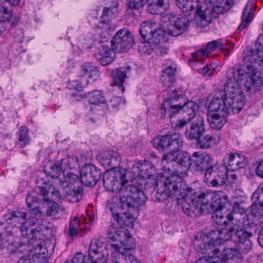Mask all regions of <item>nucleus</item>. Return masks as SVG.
<instances>
[{
	"mask_svg": "<svg viewBox=\"0 0 263 263\" xmlns=\"http://www.w3.org/2000/svg\"><path fill=\"white\" fill-rule=\"evenodd\" d=\"M182 210L186 215L192 217L199 216L204 213L203 207L193 201L192 204L186 202L182 203Z\"/></svg>",
	"mask_w": 263,
	"mask_h": 263,
	"instance_id": "obj_28",
	"label": "nucleus"
},
{
	"mask_svg": "<svg viewBox=\"0 0 263 263\" xmlns=\"http://www.w3.org/2000/svg\"><path fill=\"white\" fill-rule=\"evenodd\" d=\"M256 230V227L254 224L243 226L234 224L222 229L214 227L208 233H198L195 237L194 246L197 252L208 254L213 257L218 256L223 249L219 242L231 240L234 243H239L240 250L246 252L251 247L250 238Z\"/></svg>",
	"mask_w": 263,
	"mask_h": 263,
	"instance_id": "obj_1",
	"label": "nucleus"
},
{
	"mask_svg": "<svg viewBox=\"0 0 263 263\" xmlns=\"http://www.w3.org/2000/svg\"><path fill=\"white\" fill-rule=\"evenodd\" d=\"M257 82V80H254L252 77L248 76L247 78L245 79L244 81H243L241 83V86L243 85L244 89L247 91H249L251 90L252 86L255 87L256 89H259L261 88V86H259L258 87V86L256 85Z\"/></svg>",
	"mask_w": 263,
	"mask_h": 263,
	"instance_id": "obj_44",
	"label": "nucleus"
},
{
	"mask_svg": "<svg viewBox=\"0 0 263 263\" xmlns=\"http://www.w3.org/2000/svg\"><path fill=\"white\" fill-rule=\"evenodd\" d=\"M87 76L93 80H98L100 76L99 71L98 67H96L95 69H93L91 73L88 74Z\"/></svg>",
	"mask_w": 263,
	"mask_h": 263,
	"instance_id": "obj_63",
	"label": "nucleus"
},
{
	"mask_svg": "<svg viewBox=\"0 0 263 263\" xmlns=\"http://www.w3.org/2000/svg\"><path fill=\"white\" fill-rule=\"evenodd\" d=\"M223 45L224 44H223L222 42L217 40L210 42L208 44L207 47L211 50V51H213L217 49H223L224 48Z\"/></svg>",
	"mask_w": 263,
	"mask_h": 263,
	"instance_id": "obj_52",
	"label": "nucleus"
},
{
	"mask_svg": "<svg viewBox=\"0 0 263 263\" xmlns=\"http://www.w3.org/2000/svg\"><path fill=\"white\" fill-rule=\"evenodd\" d=\"M0 22H4L6 21H10L12 17V13L9 11L7 8H4L2 12H1Z\"/></svg>",
	"mask_w": 263,
	"mask_h": 263,
	"instance_id": "obj_54",
	"label": "nucleus"
},
{
	"mask_svg": "<svg viewBox=\"0 0 263 263\" xmlns=\"http://www.w3.org/2000/svg\"><path fill=\"white\" fill-rule=\"evenodd\" d=\"M79 177L73 173L65 172V176H62L60 181L62 182L63 184L64 183L68 184H73L76 181H78Z\"/></svg>",
	"mask_w": 263,
	"mask_h": 263,
	"instance_id": "obj_45",
	"label": "nucleus"
},
{
	"mask_svg": "<svg viewBox=\"0 0 263 263\" xmlns=\"http://www.w3.org/2000/svg\"><path fill=\"white\" fill-rule=\"evenodd\" d=\"M250 209L251 214L253 216L259 218L263 217V203L253 201Z\"/></svg>",
	"mask_w": 263,
	"mask_h": 263,
	"instance_id": "obj_42",
	"label": "nucleus"
},
{
	"mask_svg": "<svg viewBox=\"0 0 263 263\" xmlns=\"http://www.w3.org/2000/svg\"><path fill=\"white\" fill-rule=\"evenodd\" d=\"M149 23H143L139 29V33L141 37L146 42L144 47L148 48V45L154 46L161 43H167V38L166 37L167 29L164 30L161 29H155Z\"/></svg>",
	"mask_w": 263,
	"mask_h": 263,
	"instance_id": "obj_12",
	"label": "nucleus"
},
{
	"mask_svg": "<svg viewBox=\"0 0 263 263\" xmlns=\"http://www.w3.org/2000/svg\"><path fill=\"white\" fill-rule=\"evenodd\" d=\"M237 160L239 168L243 167L246 164V158L244 156L238 154H234Z\"/></svg>",
	"mask_w": 263,
	"mask_h": 263,
	"instance_id": "obj_61",
	"label": "nucleus"
},
{
	"mask_svg": "<svg viewBox=\"0 0 263 263\" xmlns=\"http://www.w3.org/2000/svg\"><path fill=\"white\" fill-rule=\"evenodd\" d=\"M116 11L117 9L115 8H106L103 12L102 16L104 18L107 17L106 21H108L115 17Z\"/></svg>",
	"mask_w": 263,
	"mask_h": 263,
	"instance_id": "obj_50",
	"label": "nucleus"
},
{
	"mask_svg": "<svg viewBox=\"0 0 263 263\" xmlns=\"http://www.w3.org/2000/svg\"><path fill=\"white\" fill-rule=\"evenodd\" d=\"M212 200L210 203L209 207L217 212L224 209L227 204H229V198L227 195L223 194L220 192L219 194L213 192Z\"/></svg>",
	"mask_w": 263,
	"mask_h": 263,
	"instance_id": "obj_26",
	"label": "nucleus"
},
{
	"mask_svg": "<svg viewBox=\"0 0 263 263\" xmlns=\"http://www.w3.org/2000/svg\"><path fill=\"white\" fill-rule=\"evenodd\" d=\"M134 43L131 32L123 29L119 30L111 41L114 52H123L128 51Z\"/></svg>",
	"mask_w": 263,
	"mask_h": 263,
	"instance_id": "obj_14",
	"label": "nucleus"
},
{
	"mask_svg": "<svg viewBox=\"0 0 263 263\" xmlns=\"http://www.w3.org/2000/svg\"><path fill=\"white\" fill-rule=\"evenodd\" d=\"M141 177L144 179H155L156 170L153 164L149 161L145 160L142 162Z\"/></svg>",
	"mask_w": 263,
	"mask_h": 263,
	"instance_id": "obj_33",
	"label": "nucleus"
},
{
	"mask_svg": "<svg viewBox=\"0 0 263 263\" xmlns=\"http://www.w3.org/2000/svg\"><path fill=\"white\" fill-rule=\"evenodd\" d=\"M144 0H126V4L130 9H137L143 6Z\"/></svg>",
	"mask_w": 263,
	"mask_h": 263,
	"instance_id": "obj_49",
	"label": "nucleus"
},
{
	"mask_svg": "<svg viewBox=\"0 0 263 263\" xmlns=\"http://www.w3.org/2000/svg\"><path fill=\"white\" fill-rule=\"evenodd\" d=\"M249 76L246 70L242 67H232L229 68L226 73L227 82L224 85L226 91L235 95L236 99H241L245 102V96L241 88V83Z\"/></svg>",
	"mask_w": 263,
	"mask_h": 263,
	"instance_id": "obj_10",
	"label": "nucleus"
},
{
	"mask_svg": "<svg viewBox=\"0 0 263 263\" xmlns=\"http://www.w3.org/2000/svg\"><path fill=\"white\" fill-rule=\"evenodd\" d=\"M98 160L102 166L109 170L120 164L121 157L117 152H104L98 157Z\"/></svg>",
	"mask_w": 263,
	"mask_h": 263,
	"instance_id": "obj_22",
	"label": "nucleus"
},
{
	"mask_svg": "<svg viewBox=\"0 0 263 263\" xmlns=\"http://www.w3.org/2000/svg\"><path fill=\"white\" fill-rule=\"evenodd\" d=\"M221 113V115H220L218 113H214L208 115V120L210 126L212 128L219 129L226 123V120L224 115H227L228 114H223V112Z\"/></svg>",
	"mask_w": 263,
	"mask_h": 263,
	"instance_id": "obj_30",
	"label": "nucleus"
},
{
	"mask_svg": "<svg viewBox=\"0 0 263 263\" xmlns=\"http://www.w3.org/2000/svg\"><path fill=\"white\" fill-rule=\"evenodd\" d=\"M227 180V171L218 170L214 162L204 172V182L208 186H222Z\"/></svg>",
	"mask_w": 263,
	"mask_h": 263,
	"instance_id": "obj_15",
	"label": "nucleus"
},
{
	"mask_svg": "<svg viewBox=\"0 0 263 263\" xmlns=\"http://www.w3.org/2000/svg\"><path fill=\"white\" fill-rule=\"evenodd\" d=\"M153 143L154 147L160 151L168 149L178 151L183 145L180 134L176 132L157 136L154 139Z\"/></svg>",
	"mask_w": 263,
	"mask_h": 263,
	"instance_id": "obj_13",
	"label": "nucleus"
},
{
	"mask_svg": "<svg viewBox=\"0 0 263 263\" xmlns=\"http://www.w3.org/2000/svg\"><path fill=\"white\" fill-rule=\"evenodd\" d=\"M147 11L152 14H162L168 9L170 0H146Z\"/></svg>",
	"mask_w": 263,
	"mask_h": 263,
	"instance_id": "obj_23",
	"label": "nucleus"
},
{
	"mask_svg": "<svg viewBox=\"0 0 263 263\" xmlns=\"http://www.w3.org/2000/svg\"><path fill=\"white\" fill-rule=\"evenodd\" d=\"M261 38L260 36L258 39V41L259 42L258 46V62L263 64V41H260Z\"/></svg>",
	"mask_w": 263,
	"mask_h": 263,
	"instance_id": "obj_59",
	"label": "nucleus"
},
{
	"mask_svg": "<svg viewBox=\"0 0 263 263\" xmlns=\"http://www.w3.org/2000/svg\"><path fill=\"white\" fill-rule=\"evenodd\" d=\"M190 160V168L196 172H204L214 162L212 156L201 152H194Z\"/></svg>",
	"mask_w": 263,
	"mask_h": 263,
	"instance_id": "obj_16",
	"label": "nucleus"
},
{
	"mask_svg": "<svg viewBox=\"0 0 263 263\" xmlns=\"http://www.w3.org/2000/svg\"><path fill=\"white\" fill-rule=\"evenodd\" d=\"M252 199L260 203H263V185H259L252 195Z\"/></svg>",
	"mask_w": 263,
	"mask_h": 263,
	"instance_id": "obj_48",
	"label": "nucleus"
},
{
	"mask_svg": "<svg viewBox=\"0 0 263 263\" xmlns=\"http://www.w3.org/2000/svg\"><path fill=\"white\" fill-rule=\"evenodd\" d=\"M102 239V238L99 237L93 238L89 246V252H95L107 250L106 248L104 246V243Z\"/></svg>",
	"mask_w": 263,
	"mask_h": 263,
	"instance_id": "obj_39",
	"label": "nucleus"
},
{
	"mask_svg": "<svg viewBox=\"0 0 263 263\" xmlns=\"http://www.w3.org/2000/svg\"><path fill=\"white\" fill-rule=\"evenodd\" d=\"M255 171L257 176L263 178V160L258 164Z\"/></svg>",
	"mask_w": 263,
	"mask_h": 263,
	"instance_id": "obj_64",
	"label": "nucleus"
},
{
	"mask_svg": "<svg viewBox=\"0 0 263 263\" xmlns=\"http://www.w3.org/2000/svg\"><path fill=\"white\" fill-rule=\"evenodd\" d=\"M50 169L49 173L51 178H59L60 180L61 175L65 176V172H63L58 163L52 165Z\"/></svg>",
	"mask_w": 263,
	"mask_h": 263,
	"instance_id": "obj_46",
	"label": "nucleus"
},
{
	"mask_svg": "<svg viewBox=\"0 0 263 263\" xmlns=\"http://www.w3.org/2000/svg\"><path fill=\"white\" fill-rule=\"evenodd\" d=\"M250 241H251L250 240ZM251 242V241H250ZM252 243V242H251ZM239 247V250L235 248H224L222 245H221L223 247V249L221 251L220 253L222 252V254L225 258L227 259H233L235 257L239 258L240 256L241 253H245L248 252L249 250H250L252 247L248 249L246 252H243L242 251L240 250V244L239 243H236Z\"/></svg>",
	"mask_w": 263,
	"mask_h": 263,
	"instance_id": "obj_35",
	"label": "nucleus"
},
{
	"mask_svg": "<svg viewBox=\"0 0 263 263\" xmlns=\"http://www.w3.org/2000/svg\"><path fill=\"white\" fill-rule=\"evenodd\" d=\"M191 158V155L190 156L187 153L178 151L163 155L162 160L173 163V165L178 169L185 171L190 168Z\"/></svg>",
	"mask_w": 263,
	"mask_h": 263,
	"instance_id": "obj_17",
	"label": "nucleus"
},
{
	"mask_svg": "<svg viewBox=\"0 0 263 263\" xmlns=\"http://www.w3.org/2000/svg\"><path fill=\"white\" fill-rule=\"evenodd\" d=\"M235 214L239 213L240 214H243L245 213V208L242 205L238 202H235L233 205V210H232Z\"/></svg>",
	"mask_w": 263,
	"mask_h": 263,
	"instance_id": "obj_58",
	"label": "nucleus"
},
{
	"mask_svg": "<svg viewBox=\"0 0 263 263\" xmlns=\"http://www.w3.org/2000/svg\"><path fill=\"white\" fill-rule=\"evenodd\" d=\"M166 44V43H161L154 46L148 44V48L145 51L148 53H151L152 50H155L157 55L163 56L167 54L168 50Z\"/></svg>",
	"mask_w": 263,
	"mask_h": 263,
	"instance_id": "obj_36",
	"label": "nucleus"
},
{
	"mask_svg": "<svg viewBox=\"0 0 263 263\" xmlns=\"http://www.w3.org/2000/svg\"><path fill=\"white\" fill-rule=\"evenodd\" d=\"M89 230V228H87L85 224H80L78 217H76L70 222L68 234L70 237H73L78 234L79 231L85 234Z\"/></svg>",
	"mask_w": 263,
	"mask_h": 263,
	"instance_id": "obj_29",
	"label": "nucleus"
},
{
	"mask_svg": "<svg viewBox=\"0 0 263 263\" xmlns=\"http://www.w3.org/2000/svg\"><path fill=\"white\" fill-rule=\"evenodd\" d=\"M188 116L187 118L177 120L176 126L180 128L186 126V138L189 140H196L205 132V121L202 116L196 115L195 112Z\"/></svg>",
	"mask_w": 263,
	"mask_h": 263,
	"instance_id": "obj_11",
	"label": "nucleus"
},
{
	"mask_svg": "<svg viewBox=\"0 0 263 263\" xmlns=\"http://www.w3.org/2000/svg\"><path fill=\"white\" fill-rule=\"evenodd\" d=\"M224 164L228 167V169L232 171L237 170L239 168L237 164V160L234 154H229L223 159Z\"/></svg>",
	"mask_w": 263,
	"mask_h": 263,
	"instance_id": "obj_41",
	"label": "nucleus"
},
{
	"mask_svg": "<svg viewBox=\"0 0 263 263\" xmlns=\"http://www.w3.org/2000/svg\"><path fill=\"white\" fill-rule=\"evenodd\" d=\"M126 69L129 70L130 68L129 67H127V68L122 67L117 68L112 71V77L116 85L119 87L122 86L126 78Z\"/></svg>",
	"mask_w": 263,
	"mask_h": 263,
	"instance_id": "obj_34",
	"label": "nucleus"
},
{
	"mask_svg": "<svg viewBox=\"0 0 263 263\" xmlns=\"http://www.w3.org/2000/svg\"><path fill=\"white\" fill-rule=\"evenodd\" d=\"M27 214L25 212L16 210L8 214L5 216L6 220L9 224L14 227H18L22 236L27 238H30L31 243L33 239H40L42 236V230H43L41 226H38L34 228H30L31 223L32 227L34 226L36 223H39V220L37 219H28L26 220Z\"/></svg>",
	"mask_w": 263,
	"mask_h": 263,
	"instance_id": "obj_6",
	"label": "nucleus"
},
{
	"mask_svg": "<svg viewBox=\"0 0 263 263\" xmlns=\"http://www.w3.org/2000/svg\"><path fill=\"white\" fill-rule=\"evenodd\" d=\"M172 18L174 23L173 25L171 23L170 27L167 29L166 32L168 35L177 36L188 29L190 21L186 16H182L179 17L174 16Z\"/></svg>",
	"mask_w": 263,
	"mask_h": 263,
	"instance_id": "obj_21",
	"label": "nucleus"
},
{
	"mask_svg": "<svg viewBox=\"0 0 263 263\" xmlns=\"http://www.w3.org/2000/svg\"><path fill=\"white\" fill-rule=\"evenodd\" d=\"M116 208V204L114 203H110L108 201L107 203L106 209L109 210L112 213V216L117 222L116 224L120 225V227H133V223L135 221V218L133 215L127 212L114 213L113 208Z\"/></svg>",
	"mask_w": 263,
	"mask_h": 263,
	"instance_id": "obj_20",
	"label": "nucleus"
},
{
	"mask_svg": "<svg viewBox=\"0 0 263 263\" xmlns=\"http://www.w3.org/2000/svg\"><path fill=\"white\" fill-rule=\"evenodd\" d=\"M163 72L164 74L162 76V78L165 79L168 78L169 81L172 82L175 72V69L172 66H168L164 69Z\"/></svg>",
	"mask_w": 263,
	"mask_h": 263,
	"instance_id": "obj_51",
	"label": "nucleus"
},
{
	"mask_svg": "<svg viewBox=\"0 0 263 263\" xmlns=\"http://www.w3.org/2000/svg\"><path fill=\"white\" fill-rule=\"evenodd\" d=\"M89 101L91 104H98L104 102V98L101 91L95 90L87 93Z\"/></svg>",
	"mask_w": 263,
	"mask_h": 263,
	"instance_id": "obj_37",
	"label": "nucleus"
},
{
	"mask_svg": "<svg viewBox=\"0 0 263 263\" xmlns=\"http://www.w3.org/2000/svg\"><path fill=\"white\" fill-rule=\"evenodd\" d=\"M77 161V159L72 157L68 156L65 158V162L67 163L68 167L70 169L74 167Z\"/></svg>",
	"mask_w": 263,
	"mask_h": 263,
	"instance_id": "obj_60",
	"label": "nucleus"
},
{
	"mask_svg": "<svg viewBox=\"0 0 263 263\" xmlns=\"http://www.w3.org/2000/svg\"><path fill=\"white\" fill-rule=\"evenodd\" d=\"M243 61L245 64H256L258 62V47L256 49L247 47L243 52Z\"/></svg>",
	"mask_w": 263,
	"mask_h": 263,
	"instance_id": "obj_32",
	"label": "nucleus"
},
{
	"mask_svg": "<svg viewBox=\"0 0 263 263\" xmlns=\"http://www.w3.org/2000/svg\"><path fill=\"white\" fill-rule=\"evenodd\" d=\"M213 96L208 106V110L210 112L219 111L223 114H236L239 112L245 105V102L236 99L234 94L230 96L224 86L223 89H215Z\"/></svg>",
	"mask_w": 263,
	"mask_h": 263,
	"instance_id": "obj_5",
	"label": "nucleus"
},
{
	"mask_svg": "<svg viewBox=\"0 0 263 263\" xmlns=\"http://www.w3.org/2000/svg\"><path fill=\"white\" fill-rule=\"evenodd\" d=\"M42 232L43 233V231H42ZM43 237V234H42V237L40 239H33L32 240V242L31 243L30 241H31L30 238H28V243L31 244L32 245H34V249L36 251V255L37 257H39V255H41L42 254L45 255L46 252V248L44 247V243L41 241V240Z\"/></svg>",
	"mask_w": 263,
	"mask_h": 263,
	"instance_id": "obj_38",
	"label": "nucleus"
},
{
	"mask_svg": "<svg viewBox=\"0 0 263 263\" xmlns=\"http://www.w3.org/2000/svg\"><path fill=\"white\" fill-rule=\"evenodd\" d=\"M80 179L86 186H95L102 175L101 170L92 164H86L80 170Z\"/></svg>",
	"mask_w": 263,
	"mask_h": 263,
	"instance_id": "obj_18",
	"label": "nucleus"
},
{
	"mask_svg": "<svg viewBox=\"0 0 263 263\" xmlns=\"http://www.w3.org/2000/svg\"><path fill=\"white\" fill-rule=\"evenodd\" d=\"M109 237L114 241H119L120 245L111 243L110 247L115 252L124 254L131 252L135 248L136 245L128 230L123 227H118L117 224H112L107 230Z\"/></svg>",
	"mask_w": 263,
	"mask_h": 263,
	"instance_id": "obj_9",
	"label": "nucleus"
},
{
	"mask_svg": "<svg viewBox=\"0 0 263 263\" xmlns=\"http://www.w3.org/2000/svg\"><path fill=\"white\" fill-rule=\"evenodd\" d=\"M28 132V129L26 126H21L20 128L18 141L22 146H25L29 143Z\"/></svg>",
	"mask_w": 263,
	"mask_h": 263,
	"instance_id": "obj_43",
	"label": "nucleus"
},
{
	"mask_svg": "<svg viewBox=\"0 0 263 263\" xmlns=\"http://www.w3.org/2000/svg\"><path fill=\"white\" fill-rule=\"evenodd\" d=\"M198 107L195 102L189 100L182 90L175 89L164 100L160 110L162 115L170 118L171 122H172V118L175 115L181 112L192 115Z\"/></svg>",
	"mask_w": 263,
	"mask_h": 263,
	"instance_id": "obj_4",
	"label": "nucleus"
},
{
	"mask_svg": "<svg viewBox=\"0 0 263 263\" xmlns=\"http://www.w3.org/2000/svg\"><path fill=\"white\" fill-rule=\"evenodd\" d=\"M247 66V68L248 69V72L249 76L252 77L254 76H255L257 73V68L255 67L256 64H246Z\"/></svg>",
	"mask_w": 263,
	"mask_h": 263,
	"instance_id": "obj_62",
	"label": "nucleus"
},
{
	"mask_svg": "<svg viewBox=\"0 0 263 263\" xmlns=\"http://www.w3.org/2000/svg\"><path fill=\"white\" fill-rule=\"evenodd\" d=\"M111 257L114 263H141L135 256L131 254L130 252L125 253L124 254L118 252H113Z\"/></svg>",
	"mask_w": 263,
	"mask_h": 263,
	"instance_id": "obj_31",
	"label": "nucleus"
},
{
	"mask_svg": "<svg viewBox=\"0 0 263 263\" xmlns=\"http://www.w3.org/2000/svg\"><path fill=\"white\" fill-rule=\"evenodd\" d=\"M176 3L183 12L196 9L195 21L197 26L199 27H205L210 23L212 18H216L219 14L228 10V8H224L220 0H218L216 6L213 5L212 7L211 2L200 3V0H176Z\"/></svg>",
	"mask_w": 263,
	"mask_h": 263,
	"instance_id": "obj_3",
	"label": "nucleus"
},
{
	"mask_svg": "<svg viewBox=\"0 0 263 263\" xmlns=\"http://www.w3.org/2000/svg\"><path fill=\"white\" fill-rule=\"evenodd\" d=\"M121 102V99L118 97H114L111 98L109 102L108 103L107 106L108 108L116 109L118 107Z\"/></svg>",
	"mask_w": 263,
	"mask_h": 263,
	"instance_id": "obj_56",
	"label": "nucleus"
},
{
	"mask_svg": "<svg viewBox=\"0 0 263 263\" xmlns=\"http://www.w3.org/2000/svg\"><path fill=\"white\" fill-rule=\"evenodd\" d=\"M196 140L197 145L200 149H206L211 148L218 143L219 137L216 134H206L200 136V137Z\"/></svg>",
	"mask_w": 263,
	"mask_h": 263,
	"instance_id": "obj_25",
	"label": "nucleus"
},
{
	"mask_svg": "<svg viewBox=\"0 0 263 263\" xmlns=\"http://www.w3.org/2000/svg\"><path fill=\"white\" fill-rule=\"evenodd\" d=\"M160 182L163 184V188L158 189L155 194L158 201H163L168 197L179 200L186 196L187 186L182 178L176 176H162Z\"/></svg>",
	"mask_w": 263,
	"mask_h": 263,
	"instance_id": "obj_8",
	"label": "nucleus"
},
{
	"mask_svg": "<svg viewBox=\"0 0 263 263\" xmlns=\"http://www.w3.org/2000/svg\"><path fill=\"white\" fill-rule=\"evenodd\" d=\"M254 4L253 1L249 0L246 4L241 16V23L237 28V30L240 31L244 29L253 17V7Z\"/></svg>",
	"mask_w": 263,
	"mask_h": 263,
	"instance_id": "obj_27",
	"label": "nucleus"
},
{
	"mask_svg": "<svg viewBox=\"0 0 263 263\" xmlns=\"http://www.w3.org/2000/svg\"><path fill=\"white\" fill-rule=\"evenodd\" d=\"M213 192H211L210 191H206L205 192H203L201 193H200L199 195L197 196V198L199 201H200L202 205L201 206H203L204 209V206L205 205H210V203L212 200V195H213ZM210 211H205L204 210V213H208Z\"/></svg>",
	"mask_w": 263,
	"mask_h": 263,
	"instance_id": "obj_40",
	"label": "nucleus"
},
{
	"mask_svg": "<svg viewBox=\"0 0 263 263\" xmlns=\"http://www.w3.org/2000/svg\"><path fill=\"white\" fill-rule=\"evenodd\" d=\"M125 170L118 168L114 173L104 174L103 184L109 192L119 194L121 205L120 211L123 208H137L144 204L147 198L141 187L139 185L129 184L126 179Z\"/></svg>",
	"mask_w": 263,
	"mask_h": 263,
	"instance_id": "obj_2",
	"label": "nucleus"
},
{
	"mask_svg": "<svg viewBox=\"0 0 263 263\" xmlns=\"http://www.w3.org/2000/svg\"><path fill=\"white\" fill-rule=\"evenodd\" d=\"M66 187L62 188L61 191L56 190L53 188L51 193L57 198L66 200L71 202H77L81 199L82 193L81 190H70L66 185ZM50 192L44 187H38L35 190L29 192L26 197V203L29 208H32L34 203H37L40 200H45V197Z\"/></svg>",
	"mask_w": 263,
	"mask_h": 263,
	"instance_id": "obj_7",
	"label": "nucleus"
},
{
	"mask_svg": "<svg viewBox=\"0 0 263 263\" xmlns=\"http://www.w3.org/2000/svg\"><path fill=\"white\" fill-rule=\"evenodd\" d=\"M47 205L48 207L46 210V213L49 216L55 215L58 213L60 208L59 204L52 201H49L47 203Z\"/></svg>",
	"mask_w": 263,
	"mask_h": 263,
	"instance_id": "obj_47",
	"label": "nucleus"
},
{
	"mask_svg": "<svg viewBox=\"0 0 263 263\" xmlns=\"http://www.w3.org/2000/svg\"><path fill=\"white\" fill-rule=\"evenodd\" d=\"M114 50L105 45L101 46L98 49V52L95 54L97 60L102 66H106L111 63L114 60Z\"/></svg>",
	"mask_w": 263,
	"mask_h": 263,
	"instance_id": "obj_24",
	"label": "nucleus"
},
{
	"mask_svg": "<svg viewBox=\"0 0 263 263\" xmlns=\"http://www.w3.org/2000/svg\"><path fill=\"white\" fill-rule=\"evenodd\" d=\"M214 220L218 225L228 226V221L226 220L225 216L221 213L217 212Z\"/></svg>",
	"mask_w": 263,
	"mask_h": 263,
	"instance_id": "obj_55",
	"label": "nucleus"
},
{
	"mask_svg": "<svg viewBox=\"0 0 263 263\" xmlns=\"http://www.w3.org/2000/svg\"><path fill=\"white\" fill-rule=\"evenodd\" d=\"M96 67L91 63H86L82 66V70L84 72V74L87 76L88 74L91 73Z\"/></svg>",
	"mask_w": 263,
	"mask_h": 263,
	"instance_id": "obj_57",
	"label": "nucleus"
},
{
	"mask_svg": "<svg viewBox=\"0 0 263 263\" xmlns=\"http://www.w3.org/2000/svg\"><path fill=\"white\" fill-rule=\"evenodd\" d=\"M142 162H137L133 164L131 168V172L134 174V176L141 177V171L142 170Z\"/></svg>",
	"mask_w": 263,
	"mask_h": 263,
	"instance_id": "obj_53",
	"label": "nucleus"
},
{
	"mask_svg": "<svg viewBox=\"0 0 263 263\" xmlns=\"http://www.w3.org/2000/svg\"><path fill=\"white\" fill-rule=\"evenodd\" d=\"M107 250L100 252H89V258L81 253L76 254L72 259L64 263H107Z\"/></svg>",
	"mask_w": 263,
	"mask_h": 263,
	"instance_id": "obj_19",
	"label": "nucleus"
}]
</instances>
